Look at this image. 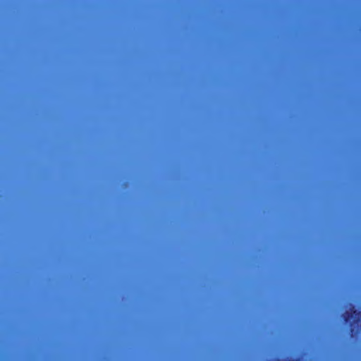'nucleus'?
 Masks as SVG:
<instances>
[{"instance_id": "f257e3e1", "label": "nucleus", "mask_w": 361, "mask_h": 361, "mask_svg": "<svg viewBox=\"0 0 361 361\" xmlns=\"http://www.w3.org/2000/svg\"><path fill=\"white\" fill-rule=\"evenodd\" d=\"M361 312L358 311L355 305H351L349 311H345L343 314L342 317L345 323H348L351 319H353V323L350 324V334L351 336L356 334L355 328L353 326V324H357L360 322V316Z\"/></svg>"}, {"instance_id": "f03ea898", "label": "nucleus", "mask_w": 361, "mask_h": 361, "mask_svg": "<svg viewBox=\"0 0 361 361\" xmlns=\"http://www.w3.org/2000/svg\"><path fill=\"white\" fill-rule=\"evenodd\" d=\"M286 361H298L297 359H288Z\"/></svg>"}, {"instance_id": "7ed1b4c3", "label": "nucleus", "mask_w": 361, "mask_h": 361, "mask_svg": "<svg viewBox=\"0 0 361 361\" xmlns=\"http://www.w3.org/2000/svg\"><path fill=\"white\" fill-rule=\"evenodd\" d=\"M360 329H361V322H360Z\"/></svg>"}]
</instances>
